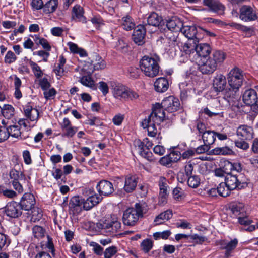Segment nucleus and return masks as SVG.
Instances as JSON below:
<instances>
[{
	"instance_id": "nucleus-1",
	"label": "nucleus",
	"mask_w": 258,
	"mask_h": 258,
	"mask_svg": "<svg viewBox=\"0 0 258 258\" xmlns=\"http://www.w3.org/2000/svg\"><path fill=\"white\" fill-rule=\"evenodd\" d=\"M225 58V53L217 50L212 53L211 56L199 59L196 62L199 70L203 74L210 75L216 70L218 65L223 63Z\"/></svg>"
},
{
	"instance_id": "nucleus-2",
	"label": "nucleus",
	"mask_w": 258,
	"mask_h": 258,
	"mask_svg": "<svg viewBox=\"0 0 258 258\" xmlns=\"http://www.w3.org/2000/svg\"><path fill=\"white\" fill-rule=\"evenodd\" d=\"M160 57L157 55L143 56L140 61V67L144 74L147 77L153 78L159 74L160 67Z\"/></svg>"
},
{
	"instance_id": "nucleus-3",
	"label": "nucleus",
	"mask_w": 258,
	"mask_h": 258,
	"mask_svg": "<svg viewBox=\"0 0 258 258\" xmlns=\"http://www.w3.org/2000/svg\"><path fill=\"white\" fill-rule=\"evenodd\" d=\"M111 91L113 97L120 101H134L139 97L136 92L121 84L112 86Z\"/></svg>"
},
{
	"instance_id": "nucleus-4",
	"label": "nucleus",
	"mask_w": 258,
	"mask_h": 258,
	"mask_svg": "<svg viewBox=\"0 0 258 258\" xmlns=\"http://www.w3.org/2000/svg\"><path fill=\"white\" fill-rule=\"evenodd\" d=\"M143 215V208L139 203H136L134 207L126 209L123 214L122 221L125 225L133 226Z\"/></svg>"
},
{
	"instance_id": "nucleus-5",
	"label": "nucleus",
	"mask_w": 258,
	"mask_h": 258,
	"mask_svg": "<svg viewBox=\"0 0 258 258\" xmlns=\"http://www.w3.org/2000/svg\"><path fill=\"white\" fill-rule=\"evenodd\" d=\"M225 183L232 190L241 189L247 185L246 178L241 173L233 175L229 173L225 177Z\"/></svg>"
},
{
	"instance_id": "nucleus-6",
	"label": "nucleus",
	"mask_w": 258,
	"mask_h": 258,
	"mask_svg": "<svg viewBox=\"0 0 258 258\" xmlns=\"http://www.w3.org/2000/svg\"><path fill=\"white\" fill-rule=\"evenodd\" d=\"M136 144L140 155L149 161H155V159L153 157L152 153L149 151L150 148L153 145L152 141H150L148 138H145L143 142L140 140L137 141Z\"/></svg>"
},
{
	"instance_id": "nucleus-7",
	"label": "nucleus",
	"mask_w": 258,
	"mask_h": 258,
	"mask_svg": "<svg viewBox=\"0 0 258 258\" xmlns=\"http://www.w3.org/2000/svg\"><path fill=\"white\" fill-rule=\"evenodd\" d=\"M227 80L231 88L238 89L243 81L242 71L237 67L233 68L227 74Z\"/></svg>"
},
{
	"instance_id": "nucleus-8",
	"label": "nucleus",
	"mask_w": 258,
	"mask_h": 258,
	"mask_svg": "<svg viewBox=\"0 0 258 258\" xmlns=\"http://www.w3.org/2000/svg\"><path fill=\"white\" fill-rule=\"evenodd\" d=\"M239 19L243 22L254 21L258 19V12L250 5H242L239 9Z\"/></svg>"
},
{
	"instance_id": "nucleus-9",
	"label": "nucleus",
	"mask_w": 258,
	"mask_h": 258,
	"mask_svg": "<svg viewBox=\"0 0 258 258\" xmlns=\"http://www.w3.org/2000/svg\"><path fill=\"white\" fill-rule=\"evenodd\" d=\"M200 28H201V27L199 28V29H198L194 25H183L181 32L189 40L199 42V41L203 38V35L201 32Z\"/></svg>"
},
{
	"instance_id": "nucleus-10",
	"label": "nucleus",
	"mask_w": 258,
	"mask_h": 258,
	"mask_svg": "<svg viewBox=\"0 0 258 258\" xmlns=\"http://www.w3.org/2000/svg\"><path fill=\"white\" fill-rule=\"evenodd\" d=\"M161 105L165 111L172 113L177 111L180 104L178 99L170 96L162 100Z\"/></svg>"
},
{
	"instance_id": "nucleus-11",
	"label": "nucleus",
	"mask_w": 258,
	"mask_h": 258,
	"mask_svg": "<svg viewBox=\"0 0 258 258\" xmlns=\"http://www.w3.org/2000/svg\"><path fill=\"white\" fill-rule=\"evenodd\" d=\"M121 228V223L117 220H105L102 224V229L108 235H115Z\"/></svg>"
},
{
	"instance_id": "nucleus-12",
	"label": "nucleus",
	"mask_w": 258,
	"mask_h": 258,
	"mask_svg": "<svg viewBox=\"0 0 258 258\" xmlns=\"http://www.w3.org/2000/svg\"><path fill=\"white\" fill-rule=\"evenodd\" d=\"M238 243V240L237 238H234L229 241L223 240L219 242L220 248L225 250L224 254L225 258H229L232 256V253L237 247Z\"/></svg>"
},
{
	"instance_id": "nucleus-13",
	"label": "nucleus",
	"mask_w": 258,
	"mask_h": 258,
	"mask_svg": "<svg viewBox=\"0 0 258 258\" xmlns=\"http://www.w3.org/2000/svg\"><path fill=\"white\" fill-rule=\"evenodd\" d=\"M211 48L206 43H201L196 45L195 54L192 58L193 61L197 62L199 59L208 57L211 53Z\"/></svg>"
},
{
	"instance_id": "nucleus-14",
	"label": "nucleus",
	"mask_w": 258,
	"mask_h": 258,
	"mask_svg": "<svg viewBox=\"0 0 258 258\" xmlns=\"http://www.w3.org/2000/svg\"><path fill=\"white\" fill-rule=\"evenodd\" d=\"M79 78L78 81L83 85L90 88L93 90H96L97 87L95 84V81L92 78L91 75L88 74L84 69H81L79 71V75L77 76Z\"/></svg>"
},
{
	"instance_id": "nucleus-15",
	"label": "nucleus",
	"mask_w": 258,
	"mask_h": 258,
	"mask_svg": "<svg viewBox=\"0 0 258 258\" xmlns=\"http://www.w3.org/2000/svg\"><path fill=\"white\" fill-rule=\"evenodd\" d=\"M227 86L226 79L223 74H216L212 80V86L215 92L217 93L222 92Z\"/></svg>"
},
{
	"instance_id": "nucleus-16",
	"label": "nucleus",
	"mask_w": 258,
	"mask_h": 258,
	"mask_svg": "<svg viewBox=\"0 0 258 258\" xmlns=\"http://www.w3.org/2000/svg\"><path fill=\"white\" fill-rule=\"evenodd\" d=\"M14 121H16L15 118L12 120L7 121V123L9 124L7 128L0 126V142L6 140L10 136L15 137V134L12 133V129H14V131L16 130V122Z\"/></svg>"
},
{
	"instance_id": "nucleus-17",
	"label": "nucleus",
	"mask_w": 258,
	"mask_h": 258,
	"mask_svg": "<svg viewBox=\"0 0 258 258\" xmlns=\"http://www.w3.org/2000/svg\"><path fill=\"white\" fill-rule=\"evenodd\" d=\"M159 125L154 121L153 117H150V115L142 122V126L144 128H147L148 135L151 137H155L158 132L156 125Z\"/></svg>"
},
{
	"instance_id": "nucleus-18",
	"label": "nucleus",
	"mask_w": 258,
	"mask_h": 258,
	"mask_svg": "<svg viewBox=\"0 0 258 258\" xmlns=\"http://www.w3.org/2000/svg\"><path fill=\"white\" fill-rule=\"evenodd\" d=\"M150 117L154 119L157 124H160L165 117V110L161 107V104L156 103L152 108V112Z\"/></svg>"
},
{
	"instance_id": "nucleus-19",
	"label": "nucleus",
	"mask_w": 258,
	"mask_h": 258,
	"mask_svg": "<svg viewBox=\"0 0 258 258\" xmlns=\"http://www.w3.org/2000/svg\"><path fill=\"white\" fill-rule=\"evenodd\" d=\"M96 188L100 195L105 196L112 194L114 191L112 183L106 180L100 181L97 184Z\"/></svg>"
},
{
	"instance_id": "nucleus-20",
	"label": "nucleus",
	"mask_w": 258,
	"mask_h": 258,
	"mask_svg": "<svg viewBox=\"0 0 258 258\" xmlns=\"http://www.w3.org/2000/svg\"><path fill=\"white\" fill-rule=\"evenodd\" d=\"M146 30L143 25H139L135 28L132 39L134 42L138 45H142L144 43Z\"/></svg>"
},
{
	"instance_id": "nucleus-21",
	"label": "nucleus",
	"mask_w": 258,
	"mask_h": 258,
	"mask_svg": "<svg viewBox=\"0 0 258 258\" xmlns=\"http://www.w3.org/2000/svg\"><path fill=\"white\" fill-rule=\"evenodd\" d=\"M236 135L241 140H251L253 137V130L250 126L241 125L237 128Z\"/></svg>"
},
{
	"instance_id": "nucleus-22",
	"label": "nucleus",
	"mask_w": 258,
	"mask_h": 258,
	"mask_svg": "<svg viewBox=\"0 0 258 258\" xmlns=\"http://www.w3.org/2000/svg\"><path fill=\"white\" fill-rule=\"evenodd\" d=\"M35 204L34 196L30 193H25L19 203L21 209L26 211L31 209Z\"/></svg>"
},
{
	"instance_id": "nucleus-23",
	"label": "nucleus",
	"mask_w": 258,
	"mask_h": 258,
	"mask_svg": "<svg viewBox=\"0 0 258 258\" xmlns=\"http://www.w3.org/2000/svg\"><path fill=\"white\" fill-rule=\"evenodd\" d=\"M203 3L204 5L209 8L210 11L220 15L224 13L225 7L219 2L215 0H203Z\"/></svg>"
},
{
	"instance_id": "nucleus-24",
	"label": "nucleus",
	"mask_w": 258,
	"mask_h": 258,
	"mask_svg": "<svg viewBox=\"0 0 258 258\" xmlns=\"http://www.w3.org/2000/svg\"><path fill=\"white\" fill-rule=\"evenodd\" d=\"M82 199L79 196H74L71 198L69 203L70 210L74 215H78L82 211Z\"/></svg>"
},
{
	"instance_id": "nucleus-25",
	"label": "nucleus",
	"mask_w": 258,
	"mask_h": 258,
	"mask_svg": "<svg viewBox=\"0 0 258 258\" xmlns=\"http://www.w3.org/2000/svg\"><path fill=\"white\" fill-rule=\"evenodd\" d=\"M257 95L255 90L250 89L246 90L243 94V101L247 105H253L257 101Z\"/></svg>"
},
{
	"instance_id": "nucleus-26",
	"label": "nucleus",
	"mask_w": 258,
	"mask_h": 258,
	"mask_svg": "<svg viewBox=\"0 0 258 258\" xmlns=\"http://www.w3.org/2000/svg\"><path fill=\"white\" fill-rule=\"evenodd\" d=\"M138 183V178L135 175H127L124 178V190L127 192H132L135 190Z\"/></svg>"
},
{
	"instance_id": "nucleus-27",
	"label": "nucleus",
	"mask_w": 258,
	"mask_h": 258,
	"mask_svg": "<svg viewBox=\"0 0 258 258\" xmlns=\"http://www.w3.org/2000/svg\"><path fill=\"white\" fill-rule=\"evenodd\" d=\"M183 25L181 20L175 16L167 20L166 22V27L168 29L175 32H181Z\"/></svg>"
},
{
	"instance_id": "nucleus-28",
	"label": "nucleus",
	"mask_w": 258,
	"mask_h": 258,
	"mask_svg": "<svg viewBox=\"0 0 258 258\" xmlns=\"http://www.w3.org/2000/svg\"><path fill=\"white\" fill-rule=\"evenodd\" d=\"M83 8L80 5H76L73 8L72 11V18L73 20L85 23L86 18L84 15Z\"/></svg>"
},
{
	"instance_id": "nucleus-29",
	"label": "nucleus",
	"mask_w": 258,
	"mask_h": 258,
	"mask_svg": "<svg viewBox=\"0 0 258 258\" xmlns=\"http://www.w3.org/2000/svg\"><path fill=\"white\" fill-rule=\"evenodd\" d=\"M27 121L26 119H20L18 123L20 126L19 129V134L17 133V138L24 140L29 137L28 131L30 130L27 124Z\"/></svg>"
},
{
	"instance_id": "nucleus-30",
	"label": "nucleus",
	"mask_w": 258,
	"mask_h": 258,
	"mask_svg": "<svg viewBox=\"0 0 258 258\" xmlns=\"http://www.w3.org/2000/svg\"><path fill=\"white\" fill-rule=\"evenodd\" d=\"M168 87V81L165 78H159L154 82V88L157 92L160 93L164 92L167 90Z\"/></svg>"
},
{
	"instance_id": "nucleus-31",
	"label": "nucleus",
	"mask_w": 258,
	"mask_h": 258,
	"mask_svg": "<svg viewBox=\"0 0 258 258\" xmlns=\"http://www.w3.org/2000/svg\"><path fill=\"white\" fill-rule=\"evenodd\" d=\"M190 41L188 40L187 42L182 44L180 49L186 54L188 55L189 57L191 58L192 56H194L195 54L197 43L199 42L193 41V43L192 44L190 43Z\"/></svg>"
},
{
	"instance_id": "nucleus-32",
	"label": "nucleus",
	"mask_w": 258,
	"mask_h": 258,
	"mask_svg": "<svg viewBox=\"0 0 258 258\" xmlns=\"http://www.w3.org/2000/svg\"><path fill=\"white\" fill-rule=\"evenodd\" d=\"M23 109L26 117L31 121H35L38 119L39 112L37 109L33 108L29 104H28L24 107Z\"/></svg>"
},
{
	"instance_id": "nucleus-33",
	"label": "nucleus",
	"mask_w": 258,
	"mask_h": 258,
	"mask_svg": "<svg viewBox=\"0 0 258 258\" xmlns=\"http://www.w3.org/2000/svg\"><path fill=\"white\" fill-rule=\"evenodd\" d=\"M204 133L205 134L202 136L204 143L209 145V146L213 144L216 140V132L209 130Z\"/></svg>"
},
{
	"instance_id": "nucleus-34",
	"label": "nucleus",
	"mask_w": 258,
	"mask_h": 258,
	"mask_svg": "<svg viewBox=\"0 0 258 258\" xmlns=\"http://www.w3.org/2000/svg\"><path fill=\"white\" fill-rule=\"evenodd\" d=\"M231 211L235 216H241L244 215L245 208L242 203H233L231 206Z\"/></svg>"
},
{
	"instance_id": "nucleus-35",
	"label": "nucleus",
	"mask_w": 258,
	"mask_h": 258,
	"mask_svg": "<svg viewBox=\"0 0 258 258\" xmlns=\"http://www.w3.org/2000/svg\"><path fill=\"white\" fill-rule=\"evenodd\" d=\"M172 216V212L171 210H168L164 212L160 213L154 219V222L156 225H159L163 223L165 220H168Z\"/></svg>"
},
{
	"instance_id": "nucleus-36",
	"label": "nucleus",
	"mask_w": 258,
	"mask_h": 258,
	"mask_svg": "<svg viewBox=\"0 0 258 258\" xmlns=\"http://www.w3.org/2000/svg\"><path fill=\"white\" fill-rule=\"evenodd\" d=\"M135 24L131 17L126 15L121 19V26L125 30H131L135 27Z\"/></svg>"
},
{
	"instance_id": "nucleus-37",
	"label": "nucleus",
	"mask_w": 258,
	"mask_h": 258,
	"mask_svg": "<svg viewBox=\"0 0 258 258\" xmlns=\"http://www.w3.org/2000/svg\"><path fill=\"white\" fill-rule=\"evenodd\" d=\"M211 152L215 155H229L233 153L232 150L228 146L215 148L212 150Z\"/></svg>"
},
{
	"instance_id": "nucleus-38",
	"label": "nucleus",
	"mask_w": 258,
	"mask_h": 258,
	"mask_svg": "<svg viewBox=\"0 0 258 258\" xmlns=\"http://www.w3.org/2000/svg\"><path fill=\"white\" fill-rule=\"evenodd\" d=\"M57 6V0H49L44 5L43 11L46 14L53 13L56 10Z\"/></svg>"
},
{
	"instance_id": "nucleus-39",
	"label": "nucleus",
	"mask_w": 258,
	"mask_h": 258,
	"mask_svg": "<svg viewBox=\"0 0 258 258\" xmlns=\"http://www.w3.org/2000/svg\"><path fill=\"white\" fill-rule=\"evenodd\" d=\"M147 21L149 25L158 26L162 21V17L156 13L153 12L148 16Z\"/></svg>"
},
{
	"instance_id": "nucleus-40",
	"label": "nucleus",
	"mask_w": 258,
	"mask_h": 258,
	"mask_svg": "<svg viewBox=\"0 0 258 258\" xmlns=\"http://www.w3.org/2000/svg\"><path fill=\"white\" fill-rule=\"evenodd\" d=\"M5 212L6 215L11 218L16 217V202L12 201L7 204L6 206Z\"/></svg>"
},
{
	"instance_id": "nucleus-41",
	"label": "nucleus",
	"mask_w": 258,
	"mask_h": 258,
	"mask_svg": "<svg viewBox=\"0 0 258 258\" xmlns=\"http://www.w3.org/2000/svg\"><path fill=\"white\" fill-rule=\"evenodd\" d=\"M168 180L164 177H160L158 181L159 195H168Z\"/></svg>"
},
{
	"instance_id": "nucleus-42",
	"label": "nucleus",
	"mask_w": 258,
	"mask_h": 258,
	"mask_svg": "<svg viewBox=\"0 0 258 258\" xmlns=\"http://www.w3.org/2000/svg\"><path fill=\"white\" fill-rule=\"evenodd\" d=\"M230 25L238 30L245 32L246 35L249 36H251L253 33V28L251 27H248L235 22L231 23Z\"/></svg>"
},
{
	"instance_id": "nucleus-43",
	"label": "nucleus",
	"mask_w": 258,
	"mask_h": 258,
	"mask_svg": "<svg viewBox=\"0 0 258 258\" xmlns=\"http://www.w3.org/2000/svg\"><path fill=\"white\" fill-rule=\"evenodd\" d=\"M230 25L238 30L245 32L246 35L249 36H251L253 33V28L251 27H248L235 22L231 23Z\"/></svg>"
},
{
	"instance_id": "nucleus-44",
	"label": "nucleus",
	"mask_w": 258,
	"mask_h": 258,
	"mask_svg": "<svg viewBox=\"0 0 258 258\" xmlns=\"http://www.w3.org/2000/svg\"><path fill=\"white\" fill-rule=\"evenodd\" d=\"M2 115L7 119H10L15 114V108L11 105L5 104L2 107Z\"/></svg>"
},
{
	"instance_id": "nucleus-45",
	"label": "nucleus",
	"mask_w": 258,
	"mask_h": 258,
	"mask_svg": "<svg viewBox=\"0 0 258 258\" xmlns=\"http://www.w3.org/2000/svg\"><path fill=\"white\" fill-rule=\"evenodd\" d=\"M153 241L150 239L146 238L141 243L140 248L144 253L147 254L153 248Z\"/></svg>"
},
{
	"instance_id": "nucleus-46",
	"label": "nucleus",
	"mask_w": 258,
	"mask_h": 258,
	"mask_svg": "<svg viewBox=\"0 0 258 258\" xmlns=\"http://www.w3.org/2000/svg\"><path fill=\"white\" fill-rule=\"evenodd\" d=\"M95 59L91 61V65L93 66L94 70H102L105 68V61L99 56L95 55Z\"/></svg>"
},
{
	"instance_id": "nucleus-47",
	"label": "nucleus",
	"mask_w": 258,
	"mask_h": 258,
	"mask_svg": "<svg viewBox=\"0 0 258 258\" xmlns=\"http://www.w3.org/2000/svg\"><path fill=\"white\" fill-rule=\"evenodd\" d=\"M224 168L228 170L229 172L232 170H236L238 172L241 170V165L239 163L233 164L231 162L225 160L223 161Z\"/></svg>"
},
{
	"instance_id": "nucleus-48",
	"label": "nucleus",
	"mask_w": 258,
	"mask_h": 258,
	"mask_svg": "<svg viewBox=\"0 0 258 258\" xmlns=\"http://www.w3.org/2000/svg\"><path fill=\"white\" fill-rule=\"evenodd\" d=\"M34 41L36 44L41 45L46 51H50L51 46L46 39L43 38H39L38 35H35Z\"/></svg>"
},
{
	"instance_id": "nucleus-49",
	"label": "nucleus",
	"mask_w": 258,
	"mask_h": 258,
	"mask_svg": "<svg viewBox=\"0 0 258 258\" xmlns=\"http://www.w3.org/2000/svg\"><path fill=\"white\" fill-rule=\"evenodd\" d=\"M218 194L224 197L229 196L230 194L231 189L227 186L226 184L224 182H222L219 184L217 187Z\"/></svg>"
},
{
	"instance_id": "nucleus-50",
	"label": "nucleus",
	"mask_w": 258,
	"mask_h": 258,
	"mask_svg": "<svg viewBox=\"0 0 258 258\" xmlns=\"http://www.w3.org/2000/svg\"><path fill=\"white\" fill-rule=\"evenodd\" d=\"M42 217V212L41 209L38 207L34 208L32 210V216L31 221L32 222H36L39 221Z\"/></svg>"
},
{
	"instance_id": "nucleus-51",
	"label": "nucleus",
	"mask_w": 258,
	"mask_h": 258,
	"mask_svg": "<svg viewBox=\"0 0 258 258\" xmlns=\"http://www.w3.org/2000/svg\"><path fill=\"white\" fill-rule=\"evenodd\" d=\"M78 128L76 126H71L67 127L63 130H62L63 133L62 136L67 138L73 137L76 132L78 131Z\"/></svg>"
},
{
	"instance_id": "nucleus-52",
	"label": "nucleus",
	"mask_w": 258,
	"mask_h": 258,
	"mask_svg": "<svg viewBox=\"0 0 258 258\" xmlns=\"http://www.w3.org/2000/svg\"><path fill=\"white\" fill-rule=\"evenodd\" d=\"M29 63L35 76L37 79L41 78L43 73L40 67L36 63L32 61H30Z\"/></svg>"
},
{
	"instance_id": "nucleus-53",
	"label": "nucleus",
	"mask_w": 258,
	"mask_h": 258,
	"mask_svg": "<svg viewBox=\"0 0 258 258\" xmlns=\"http://www.w3.org/2000/svg\"><path fill=\"white\" fill-rule=\"evenodd\" d=\"M200 183V179L198 176L190 175L189 176L187 180V184L190 187L197 188Z\"/></svg>"
},
{
	"instance_id": "nucleus-54",
	"label": "nucleus",
	"mask_w": 258,
	"mask_h": 258,
	"mask_svg": "<svg viewBox=\"0 0 258 258\" xmlns=\"http://www.w3.org/2000/svg\"><path fill=\"white\" fill-rule=\"evenodd\" d=\"M169 230H165L163 232H157L153 234V236L155 240H158L160 239H167L171 235Z\"/></svg>"
},
{
	"instance_id": "nucleus-55",
	"label": "nucleus",
	"mask_w": 258,
	"mask_h": 258,
	"mask_svg": "<svg viewBox=\"0 0 258 258\" xmlns=\"http://www.w3.org/2000/svg\"><path fill=\"white\" fill-rule=\"evenodd\" d=\"M237 90L238 89H234L232 88H225L224 90L222 92H223L224 97L227 99L228 101L229 102L230 99H232L235 97L236 92Z\"/></svg>"
},
{
	"instance_id": "nucleus-56",
	"label": "nucleus",
	"mask_w": 258,
	"mask_h": 258,
	"mask_svg": "<svg viewBox=\"0 0 258 258\" xmlns=\"http://www.w3.org/2000/svg\"><path fill=\"white\" fill-rule=\"evenodd\" d=\"M169 40L170 45L173 47H178L180 49L183 44L179 37L174 35L170 37Z\"/></svg>"
},
{
	"instance_id": "nucleus-57",
	"label": "nucleus",
	"mask_w": 258,
	"mask_h": 258,
	"mask_svg": "<svg viewBox=\"0 0 258 258\" xmlns=\"http://www.w3.org/2000/svg\"><path fill=\"white\" fill-rule=\"evenodd\" d=\"M117 252V247L111 246L106 248L103 252L104 258H111Z\"/></svg>"
},
{
	"instance_id": "nucleus-58",
	"label": "nucleus",
	"mask_w": 258,
	"mask_h": 258,
	"mask_svg": "<svg viewBox=\"0 0 258 258\" xmlns=\"http://www.w3.org/2000/svg\"><path fill=\"white\" fill-rule=\"evenodd\" d=\"M18 176V179H17V190L19 193H22L23 192V185H25L27 183V181L25 180L24 176L21 173L20 176Z\"/></svg>"
},
{
	"instance_id": "nucleus-59",
	"label": "nucleus",
	"mask_w": 258,
	"mask_h": 258,
	"mask_svg": "<svg viewBox=\"0 0 258 258\" xmlns=\"http://www.w3.org/2000/svg\"><path fill=\"white\" fill-rule=\"evenodd\" d=\"M196 128L198 131L199 135L202 136L209 130L207 125L200 120L197 121Z\"/></svg>"
},
{
	"instance_id": "nucleus-60",
	"label": "nucleus",
	"mask_w": 258,
	"mask_h": 258,
	"mask_svg": "<svg viewBox=\"0 0 258 258\" xmlns=\"http://www.w3.org/2000/svg\"><path fill=\"white\" fill-rule=\"evenodd\" d=\"M56 91L54 88L47 89L43 91L44 98L47 100L53 99L56 94Z\"/></svg>"
},
{
	"instance_id": "nucleus-61",
	"label": "nucleus",
	"mask_w": 258,
	"mask_h": 258,
	"mask_svg": "<svg viewBox=\"0 0 258 258\" xmlns=\"http://www.w3.org/2000/svg\"><path fill=\"white\" fill-rule=\"evenodd\" d=\"M33 234L35 237L40 238L44 236V230L41 226L36 225L32 229Z\"/></svg>"
},
{
	"instance_id": "nucleus-62",
	"label": "nucleus",
	"mask_w": 258,
	"mask_h": 258,
	"mask_svg": "<svg viewBox=\"0 0 258 258\" xmlns=\"http://www.w3.org/2000/svg\"><path fill=\"white\" fill-rule=\"evenodd\" d=\"M39 85L43 91L47 89H49L50 86V83L48 81V79L46 78H39L38 80Z\"/></svg>"
},
{
	"instance_id": "nucleus-63",
	"label": "nucleus",
	"mask_w": 258,
	"mask_h": 258,
	"mask_svg": "<svg viewBox=\"0 0 258 258\" xmlns=\"http://www.w3.org/2000/svg\"><path fill=\"white\" fill-rule=\"evenodd\" d=\"M86 123L91 126L95 125L98 126L103 125V123L100 118L97 117H93L92 118H89L86 121Z\"/></svg>"
},
{
	"instance_id": "nucleus-64",
	"label": "nucleus",
	"mask_w": 258,
	"mask_h": 258,
	"mask_svg": "<svg viewBox=\"0 0 258 258\" xmlns=\"http://www.w3.org/2000/svg\"><path fill=\"white\" fill-rule=\"evenodd\" d=\"M98 88L104 96H106L109 92V87L107 84L103 81H100L98 83Z\"/></svg>"
}]
</instances>
